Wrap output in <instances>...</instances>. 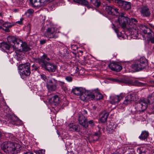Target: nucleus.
I'll return each instance as SVG.
<instances>
[{
    "instance_id": "obj_1",
    "label": "nucleus",
    "mask_w": 154,
    "mask_h": 154,
    "mask_svg": "<svg viewBox=\"0 0 154 154\" xmlns=\"http://www.w3.org/2000/svg\"><path fill=\"white\" fill-rule=\"evenodd\" d=\"M8 137L10 141H5L1 145L2 149L8 154H15L20 152L21 146L17 143L13 142L15 139L14 137L9 134Z\"/></svg>"
},
{
    "instance_id": "obj_2",
    "label": "nucleus",
    "mask_w": 154,
    "mask_h": 154,
    "mask_svg": "<svg viewBox=\"0 0 154 154\" xmlns=\"http://www.w3.org/2000/svg\"><path fill=\"white\" fill-rule=\"evenodd\" d=\"M154 102V93L149 95L146 98H141L136 104L135 107L131 110L134 114H140L145 110L149 103Z\"/></svg>"
},
{
    "instance_id": "obj_3",
    "label": "nucleus",
    "mask_w": 154,
    "mask_h": 154,
    "mask_svg": "<svg viewBox=\"0 0 154 154\" xmlns=\"http://www.w3.org/2000/svg\"><path fill=\"white\" fill-rule=\"evenodd\" d=\"M120 24L122 25L124 27H127L130 32V35L131 34H136L137 33V27L136 24H137L138 21L134 18H131L130 19L127 17H124L119 21Z\"/></svg>"
},
{
    "instance_id": "obj_4",
    "label": "nucleus",
    "mask_w": 154,
    "mask_h": 154,
    "mask_svg": "<svg viewBox=\"0 0 154 154\" xmlns=\"http://www.w3.org/2000/svg\"><path fill=\"white\" fill-rule=\"evenodd\" d=\"M50 59L48 55L44 53L43 55L40 58L35 59V62L38 63L40 66L49 72H54L55 71L57 68L56 65L53 63H49Z\"/></svg>"
},
{
    "instance_id": "obj_5",
    "label": "nucleus",
    "mask_w": 154,
    "mask_h": 154,
    "mask_svg": "<svg viewBox=\"0 0 154 154\" xmlns=\"http://www.w3.org/2000/svg\"><path fill=\"white\" fill-rule=\"evenodd\" d=\"M148 64L147 60L145 57H142L134 63L131 67L134 71H139L146 68Z\"/></svg>"
},
{
    "instance_id": "obj_6",
    "label": "nucleus",
    "mask_w": 154,
    "mask_h": 154,
    "mask_svg": "<svg viewBox=\"0 0 154 154\" xmlns=\"http://www.w3.org/2000/svg\"><path fill=\"white\" fill-rule=\"evenodd\" d=\"M4 123L8 126H11L12 125H20L22 124V122L15 115L7 114Z\"/></svg>"
},
{
    "instance_id": "obj_7",
    "label": "nucleus",
    "mask_w": 154,
    "mask_h": 154,
    "mask_svg": "<svg viewBox=\"0 0 154 154\" xmlns=\"http://www.w3.org/2000/svg\"><path fill=\"white\" fill-rule=\"evenodd\" d=\"M30 64L29 63L21 64L18 66V68L20 70V75L23 79L29 76L30 74Z\"/></svg>"
},
{
    "instance_id": "obj_8",
    "label": "nucleus",
    "mask_w": 154,
    "mask_h": 154,
    "mask_svg": "<svg viewBox=\"0 0 154 154\" xmlns=\"http://www.w3.org/2000/svg\"><path fill=\"white\" fill-rule=\"evenodd\" d=\"M45 35L49 38L56 39L58 37L56 28L52 26L48 25L45 27Z\"/></svg>"
},
{
    "instance_id": "obj_9",
    "label": "nucleus",
    "mask_w": 154,
    "mask_h": 154,
    "mask_svg": "<svg viewBox=\"0 0 154 154\" xmlns=\"http://www.w3.org/2000/svg\"><path fill=\"white\" fill-rule=\"evenodd\" d=\"M57 81L55 79L48 77L47 79L46 87L49 92L55 91L57 88Z\"/></svg>"
},
{
    "instance_id": "obj_10",
    "label": "nucleus",
    "mask_w": 154,
    "mask_h": 154,
    "mask_svg": "<svg viewBox=\"0 0 154 154\" xmlns=\"http://www.w3.org/2000/svg\"><path fill=\"white\" fill-rule=\"evenodd\" d=\"M136 27H137V33L136 35L134 34H131V36H132V38H133L134 37H138V33L139 32V29H140L142 30L143 32L145 34H151L152 32L151 29L146 25H139L138 23L137 24H136Z\"/></svg>"
},
{
    "instance_id": "obj_11",
    "label": "nucleus",
    "mask_w": 154,
    "mask_h": 154,
    "mask_svg": "<svg viewBox=\"0 0 154 154\" xmlns=\"http://www.w3.org/2000/svg\"><path fill=\"white\" fill-rule=\"evenodd\" d=\"M52 0H29L31 5L34 8L43 6Z\"/></svg>"
},
{
    "instance_id": "obj_12",
    "label": "nucleus",
    "mask_w": 154,
    "mask_h": 154,
    "mask_svg": "<svg viewBox=\"0 0 154 154\" xmlns=\"http://www.w3.org/2000/svg\"><path fill=\"white\" fill-rule=\"evenodd\" d=\"M81 100L82 101H87L89 99L93 100L95 98V95L89 91H85L80 95Z\"/></svg>"
},
{
    "instance_id": "obj_13",
    "label": "nucleus",
    "mask_w": 154,
    "mask_h": 154,
    "mask_svg": "<svg viewBox=\"0 0 154 154\" xmlns=\"http://www.w3.org/2000/svg\"><path fill=\"white\" fill-rule=\"evenodd\" d=\"M116 3L119 7L125 10H128L131 8V3L130 2L122 0H116Z\"/></svg>"
},
{
    "instance_id": "obj_14",
    "label": "nucleus",
    "mask_w": 154,
    "mask_h": 154,
    "mask_svg": "<svg viewBox=\"0 0 154 154\" xmlns=\"http://www.w3.org/2000/svg\"><path fill=\"white\" fill-rule=\"evenodd\" d=\"M139 10L141 16L144 17H150L151 12L150 10L147 6H143L139 8Z\"/></svg>"
},
{
    "instance_id": "obj_15",
    "label": "nucleus",
    "mask_w": 154,
    "mask_h": 154,
    "mask_svg": "<svg viewBox=\"0 0 154 154\" xmlns=\"http://www.w3.org/2000/svg\"><path fill=\"white\" fill-rule=\"evenodd\" d=\"M125 94L123 93L119 95H112L110 97V102L112 104H115L119 103L124 97Z\"/></svg>"
},
{
    "instance_id": "obj_16",
    "label": "nucleus",
    "mask_w": 154,
    "mask_h": 154,
    "mask_svg": "<svg viewBox=\"0 0 154 154\" xmlns=\"http://www.w3.org/2000/svg\"><path fill=\"white\" fill-rule=\"evenodd\" d=\"M79 124L85 128H88V124H86L87 119L86 116L82 114L80 115L79 116Z\"/></svg>"
},
{
    "instance_id": "obj_17",
    "label": "nucleus",
    "mask_w": 154,
    "mask_h": 154,
    "mask_svg": "<svg viewBox=\"0 0 154 154\" xmlns=\"http://www.w3.org/2000/svg\"><path fill=\"white\" fill-rule=\"evenodd\" d=\"M20 44L21 48L17 50L20 52L22 51H27L30 50L29 46L25 42H23L21 40L20 41Z\"/></svg>"
},
{
    "instance_id": "obj_18",
    "label": "nucleus",
    "mask_w": 154,
    "mask_h": 154,
    "mask_svg": "<svg viewBox=\"0 0 154 154\" xmlns=\"http://www.w3.org/2000/svg\"><path fill=\"white\" fill-rule=\"evenodd\" d=\"M134 101L133 95L129 94L125 98L123 102V104L125 106H127L132 103Z\"/></svg>"
},
{
    "instance_id": "obj_19",
    "label": "nucleus",
    "mask_w": 154,
    "mask_h": 154,
    "mask_svg": "<svg viewBox=\"0 0 154 154\" xmlns=\"http://www.w3.org/2000/svg\"><path fill=\"white\" fill-rule=\"evenodd\" d=\"M106 12L108 14L114 15L118 13V9L113 8L109 6H107L105 8Z\"/></svg>"
},
{
    "instance_id": "obj_20",
    "label": "nucleus",
    "mask_w": 154,
    "mask_h": 154,
    "mask_svg": "<svg viewBox=\"0 0 154 154\" xmlns=\"http://www.w3.org/2000/svg\"><path fill=\"white\" fill-rule=\"evenodd\" d=\"M125 83L129 85H133L140 86H144L145 85L144 83L139 82L137 80H135L133 81L131 80H127L125 82Z\"/></svg>"
},
{
    "instance_id": "obj_21",
    "label": "nucleus",
    "mask_w": 154,
    "mask_h": 154,
    "mask_svg": "<svg viewBox=\"0 0 154 154\" xmlns=\"http://www.w3.org/2000/svg\"><path fill=\"white\" fill-rule=\"evenodd\" d=\"M7 39L9 44H11V43H12L14 44H17L18 45L20 44L19 42L20 40L17 38L15 36H8L7 38Z\"/></svg>"
},
{
    "instance_id": "obj_22",
    "label": "nucleus",
    "mask_w": 154,
    "mask_h": 154,
    "mask_svg": "<svg viewBox=\"0 0 154 154\" xmlns=\"http://www.w3.org/2000/svg\"><path fill=\"white\" fill-rule=\"evenodd\" d=\"M109 115V112L106 111H104L101 112L100 115V121L102 123L106 122Z\"/></svg>"
},
{
    "instance_id": "obj_23",
    "label": "nucleus",
    "mask_w": 154,
    "mask_h": 154,
    "mask_svg": "<svg viewBox=\"0 0 154 154\" xmlns=\"http://www.w3.org/2000/svg\"><path fill=\"white\" fill-rule=\"evenodd\" d=\"M69 131L79 132L80 131V128L78 125H75L73 123L70 124L68 126Z\"/></svg>"
},
{
    "instance_id": "obj_24",
    "label": "nucleus",
    "mask_w": 154,
    "mask_h": 154,
    "mask_svg": "<svg viewBox=\"0 0 154 154\" xmlns=\"http://www.w3.org/2000/svg\"><path fill=\"white\" fill-rule=\"evenodd\" d=\"M110 68L112 70L116 72L120 71L122 69V66L116 63H113L109 65Z\"/></svg>"
},
{
    "instance_id": "obj_25",
    "label": "nucleus",
    "mask_w": 154,
    "mask_h": 154,
    "mask_svg": "<svg viewBox=\"0 0 154 154\" xmlns=\"http://www.w3.org/2000/svg\"><path fill=\"white\" fill-rule=\"evenodd\" d=\"M72 91L75 95H80L82 93L85 91V89L82 87H77L73 89Z\"/></svg>"
},
{
    "instance_id": "obj_26",
    "label": "nucleus",
    "mask_w": 154,
    "mask_h": 154,
    "mask_svg": "<svg viewBox=\"0 0 154 154\" xmlns=\"http://www.w3.org/2000/svg\"><path fill=\"white\" fill-rule=\"evenodd\" d=\"M116 127V125L110 122L108 125L107 130L109 133H112L115 131Z\"/></svg>"
},
{
    "instance_id": "obj_27",
    "label": "nucleus",
    "mask_w": 154,
    "mask_h": 154,
    "mask_svg": "<svg viewBox=\"0 0 154 154\" xmlns=\"http://www.w3.org/2000/svg\"><path fill=\"white\" fill-rule=\"evenodd\" d=\"M100 136V132H95L92 134L90 137V139L91 140L96 141L98 140Z\"/></svg>"
},
{
    "instance_id": "obj_28",
    "label": "nucleus",
    "mask_w": 154,
    "mask_h": 154,
    "mask_svg": "<svg viewBox=\"0 0 154 154\" xmlns=\"http://www.w3.org/2000/svg\"><path fill=\"white\" fill-rule=\"evenodd\" d=\"M73 2L82 5L86 6L87 8H89V3L86 0H73Z\"/></svg>"
},
{
    "instance_id": "obj_29",
    "label": "nucleus",
    "mask_w": 154,
    "mask_h": 154,
    "mask_svg": "<svg viewBox=\"0 0 154 154\" xmlns=\"http://www.w3.org/2000/svg\"><path fill=\"white\" fill-rule=\"evenodd\" d=\"M51 104L55 106L57 105L60 102V98L57 95H55L51 98Z\"/></svg>"
},
{
    "instance_id": "obj_30",
    "label": "nucleus",
    "mask_w": 154,
    "mask_h": 154,
    "mask_svg": "<svg viewBox=\"0 0 154 154\" xmlns=\"http://www.w3.org/2000/svg\"><path fill=\"white\" fill-rule=\"evenodd\" d=\"M149 135V132L147 131H144L142 132L140 135L139 136V138L141 140H147Z\"/></svg>"
},
{
    "instance_id": "obj_31",
    "label": "nucleus",
    "mask_w": 154,
    "mask_h": 154,
    "mask_svg": "<svg viewBox=\"0 0 154 154\" xmlns=\"http://www.w3.org/2000/svg\"><path fill=\"white\" fill-rule=\"evenodd\" d=\"M11 44H8L6 42H3L0 43V47L2 48V49L9 50L11 48Z\"/></svg>"
},
{
    "instance_id": "obj_32",
    "label": "nucleus",
    "mask_w": 154,
    "mask_h": 154,
    "mask_svg": "<svg viewBox=\"0 0 154 154\" xmlns=\"http://www.w3.org/2000/svg\"><path fill=\"white\" fill-rule=\"evenodd\" d=\"M15 25V23L14 22H6L3 24V26L5 28H10Z\"/></svg>"
},
{
    "instance_id": "obj_33",
    "label": "nucleus",
    "mask_w": 154,
    "mask_h": 154,
    "mask_svg": "<svg viewBox=\"0 0 154 154\" xmlns=\"http://www.w3.org/2000/svg\"><path fill=\"white\" fill-rule=\"evenodd\" d=\"M93 94L95 95V98L94 99L100 100L103 98L102 95L98 91L95 92Z\"/></svg>"
},
{
    "instance_id": "obj_34",
    "label": "nucleus",
    "mask_w": 154,
    "mask_h": 154,
    "mask_svg": "<svg viewBox=\"0 0 154 154\" xmlns=\"http://www.w3.org/2000/svg\"><path fill=\"white\" fill-rule=\"evenodd\" d=\"M90 1L91 3L97 7L100 5L101 3L99 0H90Z\"/></svg>"
},
{
    "instance_id": "obj_35",
    "label": "nucleus",
    "mask_w": 154,
    "mask_h": 154,
    "mask_svg": "<svg viewBox=\"0 0 154 154\" xmlns=\"http://www.w3.org/2000/svg\"><path fill=\"white\" fill-rule=\"evenodd\" d=\"M18 50H16L14 51V55H15V58H16L18 61L21 60V54L20 52Z\"/></svg>"
},
{
    "instance_id": "obj_36",
    "label": "nucleus",
    "mask_w": 154,
    "mask_h": 154,
    "mask_svg": "<svg viewBox=\"0 0 154 154\" xmlns=\"http://www.w3.org/2000/svg\"><path fill=\"white\" fill-rule=\"evenodd\" d=\"M59 82L60 83V85L62 89L64 91H65L67 90V88L64 83L60 81H59Z\"/></svg>"
},
{
    "instance_id": "obj_37",
    "label": "nucleus",
    "mask_w": 154,
    "mask_h": 154,
    "mask_svg": "<svg viewBox=\"0 0 154 154\" xmlns=\"http://www.w3.org/2000/svg\"><path fill=\"white\" fill-rule=\"evenodd\" d=\"M86 124H88V127L89 126L91 127H93L94 126L95 124L94 121L93 120H91L88 121V122H87Z\"/></svg>"
},
{
    "instance_id": "obj_38",
    "label": "nucleus",
    "mask_w": 154,
    "mask_h": 154,
    "mask_svg": "<svg viewBox=\"0 0 154 154\" xmlns=\"http://www.w3.org/2000/svg\"><path fill=\"white\" fill-rule=\"evenodd\" d=\"M117 14H119V16L118 18V20L119 21V20H121L123 18H124V17H125L124 16L125 14L124 12H122L119 14V13H117Z\"/></svg>"
},
{
    "instance_id": "obj_39",
    "label": "nucleus",
    "mask_w": 154,
    "mask_h": 154,
    "mask_svg": "<svg viewBox=\"0 0 154 154\" xmlns=\"http://www.w3.org/2000/svg\"><path fill=\"white\" fill-rule=\"evenodd\" d=\"M34 10L32 9H28L25 12V14H28L29 15L32 14L34 12Z\"/></svg>"
},
{
    "instance_id": "obj_40",
    "label": "nucleus",
    "mask_w": 154,
    "mask_h": 154,
    "mask_svg": "<svg viewBox=\"0 0 154 154\" xmlns=\"http://www.w3.org/2000/svg\"><path fill=\"white\" fill-rule=\"evenodd\" d=\"M112 81L113 82L118 83H120L124 82L123 80L122 79H112Z\"/></svg>"
},
{
    "instance_id": "obj_41",
    "label": "nucleus",
    "mask_w": 154,
    "mask_h": 154,
    "mask_svg": "<svg viewBox=\"0 0 154 154\" xmlns=\"http://www.w3.org/2000/svg\"><path fill=\"white\" fill-rule=\"evenodd\" d=\"M26 29L28 33H30L31 31V26L30 24H28L26 26Z\"/></svg>"
},
{
    "instance_id": "obj_42",
    "label": "nucleus",
    "mask_w": 154,
    "mask_h": 154,
    "mask_svg": "<svg viewBox=\"0 0 154 154\" xmlns=\"http://www.w3.org/2000/svg\"><path fill=\"white\" fill-rule=\"evenodd\" d=\"M138 150H139V154H149L147 151L143 152L141 150L140 148L138 149Z\"/></svg>"
},
{
    "instance_id": "obj_43",
    "label": "nucleus",
    "mask_w": 154,
    "mask_h": 154,
    "mask_svg": "<svg viewBox=\"0 0 154 154\" xmlns=\"http://www.w3.org/2000/svg\"><path fill=\"white\" fill-rule=\"evenodd\" d=\"M66 80L68 82H70L72 81V78L70 76H67L65 77Z\"/></svg>"
},
{
    "instance_id": "obj_44",
    "label": "nucleus",
    "mask_w": 154,
    "mask_h": 154,
    "mask_svg": "<svg viewBox=\"0 0 154 154\" xmlns=\"http://www.w3.org/2000/svg\"><path fill=\"white\" fill-rule=\"evenodd\" d=\"M23 20V18H21L20 19V20L17 21L16 23H15V25L16 23H18L20 24H22V21Z\"/></svg>"
},
{
    "instance_id": "obj_45",
    "label": "nucleus",
    "mask_w": 154,
    "mask_h": 154,
    "mask_svg": "<svg viewBox=\"0 0 154 154\" xmlns=\"http://www.w3.org/2000/svg\"><path fill=\"white\" fill-rule=\"evenodd\" d=\"M71 47L73 50H75L77 48V46L75 45H71Z\"/></svg>"
},
{
    "instance_id": "obj_46",
    "label": "nucleus",
    "mask_w": 154,
    "mask_h": 154,
    "mask_svg": "<svg viewBox=\"0 0 154 154\" xmlns=\"http://www.w3.org/2000/svg\"><path fill=\"white\" fill-rule=\"evenodd\" d=\"M41 78L42 79L46 82V81L45 80L46 79V76L44 74H42L41 75Z\"/></svg>"
},
{
    "instance_id": "obj_47",
    "label": "nucleus",
    "mask_w": 154,
    "mask_h": 154,
    "mask_svg": "<svg viewBox=\"0 0 154 154\" xmlns=\"http://www.w3.org/2000/svg\"><path fill=\"white\" fill-rule=\"evenodd\" d=\"M150 41L152 43H154V37L153 36H151L150 38Z\"/></svg>"
},
{
    "instance_id": "obj_48",
    "label": "nucleus",
    "mask_w": 154,
    "mask_h": 154,
    "mask_svg": "<svg viewBox=\"0 0 154 154\" xmlns=\"http://www.w3.org/2000/svg\"><path fill=\"white\" fill-rule=\"evenodd\" d=\"M46 40H41L40 41V43L41 44H43L45 43L46 42Z\"/></svg>"
},
{
    "instance_id": "obj_49",
    "label": "nucleus",
    "mask_w": 154,
    "mask_h": 154,
    "mask_svg": "<svg viewBox=\"0 0 154 154\" xmlns=\"http://www.w3.org/2000/svg\"><path fill=\"white\" fill-rule=\"evenodd\" d=\"M9 28H6L5 29H3V30L6 32H9L10 31L9 29H8Z\"/></svg>"
},
{
    "instance_id": "obj_50",
    "label": "nucleus",
    "mask_w": 154,
    "mask_h": 154,
    "mask_svg": "<svg viewBox=\"0 0 154 154\" xmlns=\"http://www.w3.org/2000/svg\"><path fill=\"white\" fill-rule=\"evenodd\" d=\"M149 26L152 29H153L154 30V26H153L152 24L151 23L149 24Z\"/></svg>"
},
{
    "instance_id": "obj_51",
    "label": "nucleus",
    "mask_w": 154,
    "mask_h": 154,
    "mask_svg": "<svg viewBox=\"0 0 154 154\" xmlns=\"http://www.w3.org/2000/svg\"><path fill=\"white\" fill-rule=\"evenodd\" d=\"M32 67L34 68L35 70H36L38 69V67H37L36 66H35L34 64L32 65Z\"/></svg>"
},
{
    "instance_id": "obj_52",
    "label": "nucleus",
    "mask_w": 154,
    "mask_h": 154,
    "mask_svg": "<svg viewBox=\"0 0 154 154\" xmlns=\"http://www.w3.org/2000/svg\"><path fill=\"white\" fill-rule=\"evenodd\" d=\"M23 154H33V153L31 152H24Z\"/></svg>"
},
{
    "instance_id": "obj_53",
    "label": "nucleus",
    "mask_w": 154,
    "mask_h": 154,
    "mask_svg": "<svg viewBox=\"0 0 154 154\" xmlns=\"http://www.w3.org/2000/svg\"><path fill=\"white\" fill-rule=\"evenodd\" d=\"M149 83L151 84L154 85V80H152L149 81Z\"/></svg>"
},
{
    "instance_id": "obj_54",
    "label": "nucleus",
    "mask_w": 154,
    "mask_h": 154,
    "mask_svg": "<svg viewBox=\"0 0 154 154\" xmlns=\"http://www.w3.org/2000/svg\"><path fill=\"white\" fill-rule=\"evenodd\" d=\"M83 112L84 114H87V112L86 110H84L83 111Z\"/></svg>"
},
{
    "instance_id": "obj_55",
    "label": "nucleus",
    "mask_w": 154,
    "mask_h": 154,
    "mask_svg": "<svg viewBox=\"0 0 154 154\" xmlns=\"http://www.w3.org/2000/svg\"><path fill=\"white\" fill-rule=\"evenodd\" d=\"M67 154H74L72 151L68 152Z\"/></svg>"
},
{
    "instance_id": "obj_56",
    "label": "nucleus",
    "mask_w": 154,
    "mask_h": 154,
    "mask_svg": "<svg viewBox=\"0 0 154 154\" xmlns=\"http://www.w3.org/2000/svg\"><path fill=\"white\" fill-rule=\"evenodd\" d=\"M119 37H122V38H125V36H124V35H119Z\"/></svg>"
},
{
    "instance_id": "obj_57",
    "label": "nucleus",
    "mask_w": 154,
    "mask_h": 154,
    "mask_svg": "<svg viewBox=\"0 0 154 154\" xmlns=\"http://www.w3.org/2000/svg\"><path fill=\"white\" fill-rule=\"evenodd\" d=\"M4 22V21L2 20H0V23H2Z\"/></svg>"
},
{
    "instance_id": "obj_58",
    "label": "nucleus",
    "mask_w": 154,
    "mask_h": 154,
    "mask_svg": "<svg viewBox=\"0 0 154 154\" xmlns=\"http://www.w3.org/2000/svg\"><path fill=\"white\" fill-rule=\"evenodd\" d=\"M96 107H95V106H94L93 107V109L94 110L96 109Z\"/></svg>"
},
{
    "instance_id": "obj_59",
    "label": "nucleus",
    "mask_w": 154,
    "mask_h": 154,
    "mask_svg": "<svg viewBox=\"0 0 154 154\" xmlns=\"http://www.w3.org/2000/svg\"><path fill=\"white\" fill-rule=\"evenodd\" d=\"M112 154H120L119 152H116V153H114Z\"/></svg>"
},
{
    "instance_id": "obj_60",
    "label": "nucleus",
    "mask_w": 154,
    "mask_h": 154,
    "mask_svg": "<svg viewBox=\"0 0 154 154\" xmlns=\"http://www.w3.org/2000/svg\"><path fill=\"white\" fill-rule=\"evenodd\" d=\"M0 16L1 17H2V14L1 12H0Z\"/></svg>"
},
{
    "instance_id": "obj_61",
    "label": "nucleus",
    "mask_w": 154,
    "mask_h": 154,
    "mask_svg": "<svg viewBox=\"0 0 154 154\" xmlns=\"http://www.w3.org/2000/svg\"><path fill=\"white\" fill-rule=\"evenodd\" d=\"M0 29H4V28H3L2 26H0Z\"/></svg>"
},
{
    "instance_id": "obj_62",
    "label": "nucleus",
    "mask_w": 154,
    "mask_h": 154,
    "mask_svg": "<svg viewBox=\"0 0 154 154\" xmlns=\"http://www.w3.org/2000/svg\"><path fill=\"white\" fill-rule=\"evenodd\" d=\"M79 52L82 54L83 53V51H79Z\"/></svg>"
},
{
    "instance_id": "obj_63",
    "label": "nucleus",
    "mask_w": 154,
    "mask_h": 154,
    "mask_svg": "<svg viewBox=\"0 0 154 154\" xmlns=\"http://www.w3.org/2000/svg\"><path fill=\"white\" fill-rule=\"evenodd\" d=\"M135 154V153L134 152H133L132 153H131V154Z\"/></svg>"
},
{
    "instance_id": "obj_64",
    "label": "nucleus",
    "mask_w": 154,
    "mask_h": 154,
    "mask_svg": "<svg viewBox=\"0 0 154 154\" xmlns=\"http://www.w3.org/2000/svg\"><path fill=\"white\" fill-rule=\"evenodd\" d=\"M119 34H121V33H120V32H119L118 34H117V35H118V34L119 35H120Z\"/></svg>"
}]
</instances>
